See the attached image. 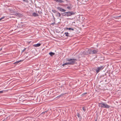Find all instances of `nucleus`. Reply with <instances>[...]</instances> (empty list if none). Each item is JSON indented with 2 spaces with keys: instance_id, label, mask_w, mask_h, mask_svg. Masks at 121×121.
<instances>
[{
  "instance_id": "f257e3e1",
  "label": "nucleus",
  "mask_w": 121,
  "mask_h": 121,
  "mask_svg": "<svg viewBox=\"0 0 121 121\" xmlns=\"http://www.w3.org/2000/svg\"><path fill=\"white\" fill-rule=\"evenodd\" d=\"M66 60L67 61H68L69 62L63 64L62 65V66H64L66 65H73L75 64L76 61L77 60L76 59L67 58H66Z\"/></svg>"
},
{
  "instance_id": "f03ea898",
  "label": "nucleus",
  "mask_w": 121,
  "mask_h": 121,
  "mask_svg": "<svg viewBox=\"0 0 121 121\" xmlns=\"http://www.w3.org/2000/svg\"><path fill=\"white\" fill-rule=\"evenodd\" d=\"M75 12L73 11H69L62 13L61 15L65 17H69L75 15Z\"/></svg>"
},
{
  "instance_id": "7ed1b4c3",
  "label": "nucleus",
  "mask_w": 121,
  "mask_h": 121,
  "mask_svg": "<svg viewBox=\"0 0 121 121\" xmlns=\"http://www.w3.org/2000/svg\"><path fill=\"white\" fill-rule=\"evenodd\" d=\"M98 106L101 108L108 109L109 108L111 107L110 106L107 104L106 103L103 102L99 103Z\"/></svg>"
},
{
  "instance_id": "20e7f679",
  "label": "nucleus",
  "mask_w": 121,
  "mask_h": 121,
  "mask_svg": "<svg viewBox=\"0 0 121 121\" xmlns=\"http://www.w3.org/2000/svg\"><path fill=\"white\" fill-rule=\"evenodd\" d=\"M104 66L101 65L100 67H97L95 70L97 73H98L100 70H102L104 68Z\"/></svg>"
},
{
  "instance_id": "39448f33",
  "label": "nucleus",
  "mask_w": 121,
  "mask_h": 121,
  "mask_svg": "<svg viewBox=\"0 0 121 121\" xmlns=\"http://www.w3.org/2000/svg\"><path fill=\"white\" fill-rule=\"evenodd\" d=\"M90 53L91 54H96L98 52V49H91Z\"/></svg>"
},
{
  "instance_id": "423d86ee",
  "label": "nucleus",
  "mask_w": 121,
  "mask_h": 121,
  "mask_svg": "<svg viewBox=\"0 0 121 121\" xmlns=\"http://www.w3.org/2000/svg\"><path fill=\"white\" fill-rule=\"evenodd\" d=\"M57 9L61 12H64L66 11V10L64 9L61 8L59 7H58L57 8Z\"/></svg>"
},
{
  "instance_id": "0eeeda50",
  "label": "nucleus",
  "mask_w": 121,
  "mask_h": 121,
  "mask_svg": "<svg viewBox=\"0 0 121 121\" xmlns=\"http://www.w3.org/2000/svg\"><path fill=\"white\" fill-rule=\"evenodd\" d=\"M69 5L70 6H68L67 7V8L68 9L70 10L73 7V6H72V4H69Z\"/></svg>"
},
{
  "instance_id": "6e6552de",
  "label": "nucleus",
  "mask_w": 121,
  "mask_h": 121,
  "mask_svg": "<svg viewBox=\"0 0 121 121\" xmlns=\"http://www.w3.org/2000/svg\"><path fill=\"white\" fill-rule=\"evenodd\" d=\"M32 16L34 17H36L39 16V15L37 13L34 12L32 13Z\"/></svg>"
},
{
  "instance_id": "1a4fd4ad",
  "label": "nucleus",
  "mask_w": 121,
  "mask_h": 121,
  "mask_svg": "<svg viewBox=\"0 0 121 121\" xmlns=\"http://www.w3.org/2000/svg\"><path fill=\"white\" fill-rule=\"evenodd\" d=\"M41 45V44L40 43H38L36 44L33 45V46L34 47H37L40 46Z\"/></svg>"
},
{
  "instance_id": "9d476101",
  "label": "nucleus",
  "mask_w": 121,
  "mask_h": 121,
  "mask_svg": "<svg viewBox=\"0 0 121 121\" xmlns=\"http://www.w3.org/2000/svg\"><path fill=\"white\" fill-rule=\"evenodd\" d=\"M54 1H56V2H59L60 3H64V1L62 0H54Z\"/></svg>"
},
{
  "instance_id": "9b49d317",
  "label": "nucleus",
  "mask_w": 121,
  "mask_h": 121,
  "mask_svg": "<svg viewBox=\"0 0 121 121\" xmlns=\"http://www.w3.org/2000/svg\"><path fill=\"white\" fill-rule=\"evenodd\" d=\"M90 50H91L90 49H86L85 50H86L87 52H88L87 53L88 54V55L89 54H91L90 53Z\"/></svg>"
},
{
  "instance_id": "f8f14e48",
  "label": "nucleus",
  "mask_w": 121,
  "mask_h": 121,
  "mask_svg": "<svg viewBox=\"0 0 121 121\" xmlns=\"http://www.w3.org/2000/svg\"><path fill=\"white\" fill-rule=\"evenodd\" d=\"M14 14L16 16H18L20 17L21 16H22V15L19 13H15Z\"/></svg>"
},
{
  "instance_id": "ddd939ff",
  "label": "nucleus",
  "mask_w": 121,
  "mask_h": 121,
  "mask_svg": "<svg viewBox=\"0 0 121 121\" xmlns=\"http://www.w3.org/2000/svg\"><path fill=\"white\" fill-rule=\"evenodd\" d=\"M86 50H85L83 52V54L84 55H88V52H87Z\"/></svg>"
},
{
  "instance_id": "4468645a",
  "label": "nucleus",
  "mask_w": 121,
  "mask_h": 121,
  "mask_svg": "<svg viewBox=\"0 0 121 121\" xmlns=\"http://www.w3.org/2000/svg\"><path fill=\"white\" fill-rule=\"evenodd\" d=\"M64 94H62L61 95H60L57 96L56 98H57V99L59 98L60 97H62L64 95Z\"/></svg>"
},
{
  "instance_id": "2eb2a0df",
  "label": "nucleus",
  "mask_w": 121,
  "mask_h": 121,
  "mask_svg": "<svg viewBox=\"0 0 121 121\" xmlns=\"http://www.w3.org/2000/svg\"><path fill=\"white\" fill-rule=\"evenodd\" d=\"M49 54L51 56H52L55 54V53L52 52H51L49 53Z\"/></svg>"
},
{
  "instance_id": "dca6fc26",
  "label": "nucleus",
  "mask_w": 121,
  "mask_h": 121,
  "mask_svg": "<svg viewBox=\"0 0 121 121\" xmlns=\"http://www.w3.org/2000/svg\"><path fill=\"white\" fill-rule=\"evenodd\" d=\"M77 115L78 116V117L79 118H81V119L82 118L80 114L79 113H77Z\"/></svg>"
},
{
  "instance_id": "f3484780",
  "label": "nucleus",
  "mask_w": 121,
  "mask_h": 121,
  "mask_svg": "<svg viewBox=\"0 0 121 121\" xmlns=\"http://www.w3.org/2000/svg\"><path fill=\"white\" fill-rule=\"evenodd\" d=\"M23 61L22 60H19V61H17L15 62V63H14V64H15V65H17L18 63L19 62H21V61Z\"/></svg>"
},
{
  "instance_id": "a211bd4d",
  "label": "nucleus",
  "mask_w": 121,
  "mask_h": 121,
  "mask_svg": "<svg viewBox=\"0 0 121 121\" xmlns=\"http://www.w3.org/2000/svg\"><path fill=\"white\" fill-rule=\"evenodd\" d=\"M56 16L57 17H60V16H61V14H60V13H59L58 12H57V13H56Z\"/></svg>"
},
{
  "instance_id": "6ab92c4d",
  "label": "nucleus",
  "mask_w": 121,
  "mask_h": 121,
  "mask_svg": "<svg viewBox=\"0 0 121 121\" xmlns=\"http://www.w3.org/2000/svg\"><path fill=\"white\" fill-rule=\"evenodd\" d=\"M69 33L68 32H65L64 34L65 35V36L67 37H69Z\"/></svg>"
},
{
  "instance_id": "aec40b11",
  "label": "nucleus",
  "mask_w": 121,
  "mask_h": 121,
  "mask_svg": "<svg viewBox=\"0 0 121 121\" xmlns=\"http://www.w3.org/2000/svg\"><path fill=\"white\" fill-rule=\"evenodd\" d=\"M82 109L83 110L84 112H85L86 111V109L85 107H83L82 108Z\"/></svg>"
},
{
  "instance_id": "412c9836",
  "label": "nucleus",
  "mask_w": 121,
  "mask_h": 121,
  "mask_svg": "<svg viewBox=\"0 0 121 121\" xmlns=\"http://www.w3.org/2000/svg\"><path fill=\"white\" fill-rule=\"evenodd\" d=\"M52 12H53L54 13H57V12L55 10H52Z\"/></svg>"
},
{
  "instance_id": "4be33fe9",
  "label": "nucleus",
  "mask_w": 121,
  "mask_h": 121,
  "mask_svg": "<svg viewBox=\"0 0 121 121\" xmlns=\"http://www.w3.org/2000/svg\"><path fill=\"white\" fill-rule=\"evenodd\" d=\"M69 37H72L73 36V35L71 34H70V33H69Z\"/></svg>"
},
{
  "instance_id": "5701e85b",
  "label": "nucleus",
  "mask_w": 121,
  "mask_h": 121,
  "mask_svg": "<svg viewBox=\"0 0 121 121\" xmlns=\"http://www.w3.org/2000/svg\"><path fill=\"white\" fill-rule=\"evenodd\" d=\"M23 1L27 3H28L29 2L28 0H23Z\"/></svg>"
},
{
  "instance_id": "b1692460",
  "label": "nucleus",
  "mask_w": 121,
  "mask_h": 121,
  "mask_svg": "<svg viewBox=\"0 0 121 121\" xmlns=\"http://www.w3.org/2000/svg\"><path fill=\"white\" fill-rule=\"evenodd\" d=\"M104 76V75H101V79H104V78H105L104 77V78H103Z\"/></svg>"
},
{
  "instance_id": "393cba45",
  "label": "nucleus",
  "mask_w": 121,
  "mask_h": 121,
  "mask_svg": "<svg viewBox=\"0 0 121 121\" xmlns=\"http://www.w3.org/2000/svg\"><path fill=\"white\" fill-rule=\"evenodd\" d=\"M38 13L39 14H42L43 13L41 11H38Z\"/></svg>"
},
{
  "instance_id": "a878e982",
  "label": "nucleus",
  "mask_w": 121,
  "mask_h": 121,
  "mask_svg": "<svg viewBox=\"0 0 121 121\" xmlns=\"http://www.w3.org/2000/svg\"><path fill=\"white\" fill-rule=\"evenodd\" d=\"M87 93H86V92L84 93H83L82 95V96H83L84 95H85Z\"/></svg>"
},
{
  "instance_id": "bb28decb",
  "label": "nucleus",
  "mask_w": 121,
  "mask_h": 121,
  "mask_svg": "<svg viewBox=\"0 0 121 121\" xmlns=\"http://www.w3.org/2000/svg\"><path fill=\"white\" fill-rule=\"evenodd\" d=\"M66 29L67 30H71V28H68L67 27V28H66Z\"/></svg>"
},
{
  "instance_id": "cd10ccee",
  "label": "nucleus",
  "mask_w": 121,
  "mask_h": 121,
  "mask_svg": "<svg viewBox=\"0 0 121 121\" xmlns=\"http://www.w3.org/2000/svg\"><path fill=\"white\" fill-rule=\"evenodd\" d=\"M4 17H1V18H0V21H1V20H2V19H3L4 18Z\"/></svg>"
},
{
  "instance_id": "c85d7f7f",
  "label": "nucleus",
  "mask_w": 121,
  "mask_h": 121,
  "mask_svg": "<svg viewBox=\"0 0 121 121\" xmlns=\"http://www.w3.org/2000/svg\"><path fill=\"white\" fill-rule=\"evenodd\" d=\"M3 92V91H0V94L2 93Z\"/></svg>"
},
{
  "instance_id": "c756f323",
  "label": "nucleus",
  "mask_w": 121,
  "mask_h": 121,
  "mask_svg": "<svg viewBox=\"0 0 121 121\" xmlns=\"http://www.w3.org/2000/svg\"><path fill=\"white\" fill-rule=\"evenodd\" d=\"M52 16L53 17V19H54V20H55V17H54V16L53 15H52Z\"/></svg>"
},
{
  "instance_id": "7c9ffc66",
  "label": "nucleus",
  "mask_w": 121,
  "mask_h": 121,
  "mask_svg": "<svg viewBox=\"0 0 121 121\" xmlns=\"http://www.w3.org/2000/svg\"><path fill=\"white\" fill-rule=\"evenodd\" d=\"M54 24H55V23L54 22L53 23H52L51 24L52 25H54Z\"/></svg>"
},
{
  "instance_id": "2f4dec72",
  "label": "nucleus",
  "mask_w": 121,
  "mask_h": 121,
  "mask_svg": "<svg viewBox=\"0 0 121 121\" xmlns=\"http://www.w3.org/2000/svg\"><path fill=\"white\" fill-rule=\"evenodd\" d=\"M47 112V111H46L44 112H43L42 113H44V114L45 112Z\"/></svg>"
},
{
  "instance_id": "473e14b6",
  "label": "nucleus",
  "mask_w": 121,
  "mask_h": 121,
  "mask_svg": "<svg viewBox=\"0 0 121 121\" xmlns=\"http://www.w3.org/2000/svg\"><path fill=\"white\" fill-rule=\"evenodd\" d=\"M26 50V48H25L22 51V52H24L25 50Z\"/></svg>"
},
{
  "instance_id": "72a5a7b5",
  "label": "nucleus",
  "mask_w": 121,
  "mask_h": 121,
  "mask_svg": "<svg viewBox=\"0 0 121 121\" xmlns=\"http://www.w3.org/2000/svg\"><path fill=\"white\" fill-rule=\"evenodd\" d=\"M71 30H73V31L74 30V29L73 28H71Z\"/></svg>"
},
{
  "instance_id": "f704fd0d",
  "label": "nucleus",
  "mask_w": 121,
  "mask_h": 121,
  "mask_svg": "<svg viewBox=\"0 0 121 121\" xmlns=\"http://www.w3.org/2000/svg\"><path fill=\"white\" fill-rule=\"evenodd\" d=\"M97 119L98 118H97L95 120V121H97Z\"/></svg>"
},
{
  "instance_id": "c9c22d12",
  "label": "nucleus",
  "mask_w": 121,
  "mask_h": 121,
  "mask_svg": "<svg viewBox=\"0 0 121 121\" xmlns=\"http://www.w3.org/2000/svg\"><path fill=\"white\" fill-rule=\"evenodd\" d=\"M121 17V16H120L118 17Z\"/></svg>"
},
{
  "instance_id": "e433bc0d",
  "label": "nucleus",
  "mask_w": 121,
  "mask_h": 121,
  "mask_svg": "<svg viewBox=\"0 0 121 121\" xmlns=\"http://www.w3.org/2000/svg\"><path fill=\"white\" fill-rule=\"evenodd\" d=\"M2 48H0V51H1L2 50Z\"/></svg>"
},
{
  "instance_id": "4c0bfd02",
  "label": "nucleus",
  "mask_w": 121,
  "mask_h": 121,
  "mask_svg": "<svg viewBox=\"0 0 121 121\" xmlns=\"http://www.w3.org/2000/svg\"><path fill=\"white\" fill-rule=\"evenodd\" d=\"M120 49L121 50V46L120 47Z\"/></svg>"
},
{
  "instance_id": "58836bf2",
  "label": "nucleus",
  "mask_w": 121,
  "mask_h": 121,
  "mask_svg": "<svg viewBox=\"0 0 121 121\" xmlns=\"http://www.w3.org/2000/svg\"><path fill=\"white\" fill-rule=\"evenodd\" d=\"M66 6H68V4H66Z\"/></svg>"
},
{
  "instance_id": "ea45409f",
  "label": "nucleus",
  "mask_w": 121,
  "mask_h": 121,
  "mask_svg": "<svg viewBox=\"0 0 121 121\" xmlns=\"http://www.w3.org/2000/svg\"><path fill=\"white\" fill-rule=\"evenodd\" d=\"M66 121V120H64V121Z\"/></svg>"
},
{
  "instance_id": "a19ab883",
  "label": "nucleus",
  "mask_w": 121,
  "mask_h": 121,
  "mask_svg": "<svg viewBox=\"0 0 121 121\" xmlns=\"http://www.w3.org/2000/svg\"><path fill=\"white\" fill-rule=\"evenodd\" d=\"M107 81V80H105V81Z\"/></svg>"
}]
</instances>
